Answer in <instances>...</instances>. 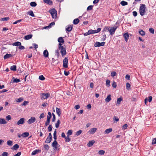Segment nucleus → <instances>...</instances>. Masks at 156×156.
<instances>
[{
  "label": "nucleus",
  "instance_id": "obj_6",
  "mask_svg": "<svg viewBox=\"0 0 156 156\" xmlns=\"http://www.w3.org/2000/svg\"><path fill=\"white\" fill-rule=\"evenodd\" d=\"M105 42H103L101 43H100L99 42H96L94 45L95 47H99L101 46H104L105 44Z\"/></svg>",
  "mask_w": 156,
  "mask_h": 156
},
{
  "label": "nucleus",
  "instance_id": "obj_35",
  "mask_svg": "<svg viewBox=\"0 0 156 156\" xmlns=\"http://www.w3.org/2000/svg\"><path fill=\"white\" fill-rule=\"evenodd\" d=\"M109 28H110V27L105 26L103 29V31H109Z\"/></svg>",
  "mask_w": 156,
  "mask_h": 156
},
{
  "label": "nucleus",
  "instance_id": "obj_22",
  "mask_svg": "<svg viewBox=\"0 0 156 156\" xmlns=\"http://www.w3.org/2000/svg\"><path fill=\"white\" fill-rule=\"evenodd\" d=\"M7 122L4 119L0 118V124H6Z\"/></svg>",
  "mask_w": 156,
  "mask_h": 156
},
{
  "label": "nucleus",
  "instance_id": "obj_43",
  "mask_svg": "<svg viewBox=\"0 0 156 156\" xmlns=\"http://www.w3.org/2000/svg\"><path fill=\"white\" fill-rule=\"evenodd\" d=\"M7 144L9 146H12V142L11 140H9L7 142Z\"/></svg>",
  "mask_w": 156,
  "mask_h": 156
},
{
  "label": "nucleus",
  "instance_id": "obj_30",
  "mask_svg": "<svg viewBox=\"0 0 156 156\" xmlns=\"http://www.w3.org/2000/svg\"><path fill=\"white\" fill-rule=\"evenodd\" d=\"M51 140L52 138H49V137H47L45 141V142L46 143H49L51 142Z\"/></svg>",
  "mask_w": 156,
  "mask_h": 156
},
{
  "label": "nucleus",
  "instance_id": "obj_62",
  "mask_svg": "<svg viewBox=\"0 0 156 156\" xmlns=\"http://www.w3.org/2000/svg\"><path fill=\"white\" fill-rule=\"evenodd\" d=\"M113 120H115L116 122H118L119 120V119L116 116H115L113 117Z\"/></svg>",
  "mask_w": 156,
  "mask_h": 156
},
{
  "label": "nucleus",
  "instance_id": "obj_25",
  "mask_svg": "<svg viewBox=\"0 0 156 156\" xmlns=\"http://www.w3.org/2000/svg\"><path fill=\"white\" fill-rule=\"evenodd\" d=\"M41 150H36L33 151L32 153L31 154L32 155H34L37 154L39 151H41Z\"/></svg>",
  "mask_w": 156,
  "mask_h": 156
},
{
  "label": "nucleus",
  "instance_id": "obj_64",
  "mask_svg": "<svg viewBox=\"0 0 156 156\" xmlns=\"http://www.w3.org/2000/svg\"><path fill=\"white\" fill-rule=\"evenodd\" d=\"M152 144H156V137L154 139L152 140Z\"/></svg>",
  "mask_w": 156,
  "mask_h": 156
},
{
  "label": "nucleus",
  "instance_id": "obj_31",
  "mask_svg": "<svg viewBox=\"0 0 156 156\" xmlns=\"http://www.w3.org/2000/svg\"><path fill=\"white\" fill-rule=\"evenodd\" d=\"M11 70L16 71V65H13L10 67Z\"/></svg>",
  "mask_w": 156,
  "mask_h": 156
},
{
  "label": "nucleus",
  "instance_id": "obj_45",
  "mask_svg": "<svg viewBox=\"0 0 156 156\" xmlns=\"http://www.w3.org/2000/svg\"><path fill=\"white\" fill-rule=\"evenodd\" d=\"M23 98H18L16 100V102H20L23 100Z\"/></svg>",
  "mask_w": 156,
  "mask_h": 156
},
{
  "label": "nucleus",
  "instance_id": "obj_58",
  "mask_svg": "<svg viewBox=\"0 0 156 156\" xmlns=\"http://www.w3.org/2000/svg\"><path fill=\"white\" fill-rule=\"evenodd\" d=\"M117 86L116 83L115 81H113L112 84V87L114 88H116Z\"/></svg>",
  "mask_w": 156,
  "mask_h": 156
},
{
  "label": "nucleus",
  "instance_id": "obj_46",
  "mask_svg": "<svg viewBox=\"0 0 156 156\" xmlns=\"http://www.w3.org/2000/svg\"><path fill=\"white\" fill-rule=\"evenodd\" d=\"M39 79L41 80H44L45 79V78L43 75H41L39 76Z\"/></svg>",
  "mask_w": 156,
  "mask_h": 156
},
{
  "label": "nucleus",
  "instance_id": "obj_42",
  "mask_svg": "<svg viewBox=\"0 0 156 156\" xmlns=\"http://www.w3.org/2000/svg\"><path fill=\"white\" fill-rule=\"evenodd\" d=\"M60 121L59 120H58L57 122L55 124V127L56 128H58L59 126V124L60 123Z\"/></svg>",
  "mask_w": 156,
  "mask_h": 156
},
{
  "label": "nucleus",
  "instance_id": "obj_51",
  "mask_svg": "<svg viewBox=\"0 0 156 156\" xmlns=\"http://www.w3.org/2000/svg\"><path fill=\"white\" fill-rule=\"evenodd\" d=\"M20 80L19 79L16 78L14 79L13 80V83H18L20 82Z\"/></svg>",
  "mask_w": 156,
  "mask_h": 156
},
{
  "label": "nucleus",
  "instance_id": "obj_61",
  "mask_svg": "<svg viewBox=\"0 0 156 156\" xmlns=\"http://www.w3.org/2000/svg\"><path fill=\"white\" fill-rule=\"evenodd\" d=\"M55 52L56 55H57V56L58 57L59 55L58 50V49L56 50L55 51Z\"/></svg>",
  "mask_w": 156,
  "mask_h": 156
},
{
  "label": "nucleus",
  "instance_id": "obj_8",
  "mask_svg": "<svg viewBox=\"0 0 156 156\" xmlns=\"http://www.w3.org/2000/svg\"><path fill=\"white\" fill-rule=\"evenodd\" d=\"M60 50H61L60 52L62 56L66 54V48L64 47L63 46H62V48Z\"/></svg>",
  "mask_w": 156,
  "mask_h": 156
},
{
  "label": "nucleus",
  "instance_id": "obj_27",
  "mask_svg": "<svg viewBox=\"0 0 156 156\" xmlns=\"http://www.w3.org/2000/svg\"><path fill=\"white\" fill-rule=\"evenodd\" d=\"M58 41L60 43H63L64 42V39L62 37H60L58 39Z\"/></svg>",
  "mask_w": 156,
  "mask_h": 156
},
{
  "label": "nucleus",
  "instance_id": "obj_57",
  "mask_svg": "<svg viewBox=\"0 0 156 156\" xmlns=\"http://www.w3.org/2000/svg\"><path fill=\"white\" fill-rule=\"evenodd\" d=\"M149 31L152 34H154V30L153 28H150Z\"/></svg>",
  "mask_w": 156,
  "mask_h": 156
},
{
  "label": "nucleus",
  "instance_id": "obj_1",
  "mask_svg": "<svg viewBox=\"0 0 156 156\" xmlns=\"http://www.w3.org/2000/svg\"><path fill=\"white\" fill-rule=\"evenodd\" d=\"M145 5L144 4H141V5L140 6L139 12L140 15L141 16H143L146 12L145 10Z\"/></svg>",
  "mask_w": 156,
  "mask_h": 156
},
{
  "label": "nucleus",
  "instance_id": "obj_54",
  "mask_svg": "<svg viewBox=\"0 0 156 156\" xmlns=\"http://www.w3.org/2000/svg\"><path fill=\"white\" fill-rule=\"evenodd\" d=\"M72 131L71 130H69L67 132V134L68 136H70L72 134Z\"/></svg>",
  "mask_w": 156,
  "mask_h": 156
},
{
  "label": "nucleus",
  "instance_id": "obj_5",
  "mask_svg": "<svg viewBox=\"0 0 156 156\" xmlns=\"http://www.w3.org/2000/svg\"><path fill=\"white\" fill-rule=\"evenodd\" d=\"M68 59L67 58L65 57L63 60V67L65 68L68 67Z\"/></svg>",
  "mask_w": 156,
  "mask_h": 156
},
{
  "label": "nucleus",
  "instance_id": "obj_28",
  "mask_svg": "<svg viewBox=\"0 0 156 156\" xmlns=\"http://www.w3.org/2000/svg\"><path fill=\"white\" fill-rule=\"evenodd\" d=\"M79 21H80V20H79V19L78 18H76V19H75L73 20V23L74 24L76 25V24H78V23L79 22Z\"/></svg>",
  "mask_w": 156,
  "mask_h": 156
},
{
  "label": "nucleus",
  "instance_id": "obj_33",
  "mask_svg": "<svg viewBox=\"0 0 156 156\" xmlns=\"http://www.w3.org/2000/svg\"><path fill=\"white\" fill-rule=\"evenodd\" d=\"M27 14H29L32 17H35V15L34 14L33 12L32 11L30 10L27 12Z\"/></svg>",
  "mask_w": 156,
  "mask_h": 156
},
{
  "label": "nucleus",
  "instance_id": "obj_40",
  "mask_svg": "<svg viewBox=\"0 0 156 156\" xmlns=\"http://www.w3.org/2000/svg\"><path fill=\"white\" fill-rule=\"evenodd\" d=\"M30 5L32 7H35L36 6L37 4V3L35 2H31L30 3Z\"/></svg>",
  "mask_w": 156,
  "mask_h": 156
},
{
  "label": "nucleus",
  "instance_id": "obj_50",
  "mask_svg": "<svg viewBox=\"0 0 156 156\" xmlns=\"http://www.w3.org/2000/svg\"><path fill=\"white\" fill-rule=\"evenodd\" d=\"M52 126L51 125H49L48 128V131L49 132L51 131L52 130Z\"/></svg>",
  "mask_w": 156,
  "mask_h": 156
},
{
  "label": "nucleus",
  "instance_id": "obj_16",
  "mask_svg": "<svg viewBox=\"0 0 156 156\" xmlns=\"http://www.w3.org/2000/svg\"><path fill=\"white\" fill-rule=\"evenodd\" d=\"M123 37H124L125 41L126 42L127 41L129 37V35L128 33H125L123 34Z\"/></svg>",
  "mask_w": 156,
  "mask_h": 156
},
{
  "label": "nucleus",
  "instance_id": "obj_2",
  "mask_svg": "<svg viewBox=\"0 0 156 156\" xmlns=\"http://www.w3.org/2000/svg\"><path fill=\"white\" fill-rule=\"evenodd\" d=\"M49 12L51 13L53 18H56L57 12L55 9H51L49 11Z\"/></svg>",
  "mask_w": 156,
  "mask_h": 156
},
{
  "label": "nucleus",
  "instance_id": "obj_56",
  "mask_svg": "<svg viewBox=\"0 0 156 156\" xmlns=\"http://www.w3.org/2000/svg\"><path fill=\"white\" fill-rule=\"evenodd\" d=\"M6 119L8 121H9L11 119V117L10 115H8L6 117Z\"/></svg>",
  "mask_w": 156,
  "mask_h": 156
},
{
  "label": "nucleus",
  "instance_id": "obj_13",
  "mask_svg": "<svg viewBox=\"0 0 156 156\" xmlns=\"http://www.w3.org/2000/svg\"><path fill=\"white\" fill-rule=\"evenodd\" d=\"M111 95H108L107 97L105 99V101L106 103H108L111 100Z\"/></svg>",
  "mask_w": 156,
  "mask_h": 156
},
{
  "label": "nucleus",
  "instance_id": "obj_23",
  "mask_svg": "<svg viewBox=\"0 0 156 156\" xmlns=\"http://www.w3.org/2000/svg\"><path fill=\"white\" fill-rule=\"evenodd\" d=\"M19 147V145L17 144H16L12 147L11 149L16 150Z\"/></svg>",
  "mask_w": 156,
  "mask_h": 156
},
{
  "label": "nucleus",
  "instance_id": "obj_4",
  "mask_svg": "<svg viewBox=\"0 0 156 156\" xmlns=\"http://www.w3.org/2000/svg\"><path fill=\"white\" fill-rule=\"evenodd\" d=\"M50 95L49 93H42L41 94V99H45L48 98Z\"/></svg>",
  "mask_w": 156,
  "mask_h": 156
},
{
  "label": "nucleus",
  "instance_id": "obj_3",
  "mask_svg": "<svg viewBox=\"0 0 156 156\" xmlns=\"http://www.w3.org/2000/svg\"><path fill=\"white\" fill-rule=\"evenodd\" d=\"M117 28V27L116 26H114L113 27H110L109 32L111 35H112L114 34V33Z\"/></svg>",
  "mask_w": 156,
  "mask_h": 156
},
{
  "label": "nucleus",
  "instance_id": "obj_55",
  "mask_svg": "<svg viewBox=\"0 0 156 156\" xmlns=\"http://www.w3.org/2000/svg\"><path fill=\"white\" fill-rule=\"evenodd\" d=\"M44 148L46 150H48L49 149V147L47 144H45L44 146Z\"/></svg>",
  "mask_w": 156,
  "mask_h": 156
},
{
  "label": "nucleus",
  "instance_id": "obj_34",
  "mask_svg": "<svg viewBox=\"0 0 156 156\" xmlns=\"http://www.w3.org/2000/svg\"><path fill=\"white\" fill-rule=\"evenodd\" d=\"M140 34L142 36H144L145 34V33L144 31H143L142 30H141L139 31V32Z\"/></svg>",
  "mask_w": 156,
  "mask_h": 156
},
{
  "label": "nucleus",
  "instance_id": "obj_29",
  "mask_svg": "<svg viewBox=\"0 0 156 156\" xmlns=\"http://www.w3.org/2000/svg\"><path fill=\"white\" fill-rule=\"evenodd\" d=\"M123 100V99L121 97L118 98L117 99V104H119L121 103V102Z\"/></svg>",
  "mask_w": 156,
  "mask_h": 156
},
{
  "label": "nucleus",
  "instance_id": "obj_49",
  "mask_svg": "<svg viewBox=\"0 0 156 156\" xmlns=\"http://www.w3.org/2000/svg\"><path fill=\"white\" fill-rule=\"evenodd\" d=\"M128 125L126 124H125L122 127V129H126L127 127H128Z\"/></svg>",
  "mask_w": 156,
  "mask_h": 156
},
{
  "label": "nucleus",
  "instance_id": "obj_37",
  "mask_svg": "<svg viewBox=\"0 0 156 156\" xmlns=\"http://www.w3.org/2000/svg\"><path fill=\"white\" fill-rule=\"evenodd\" d=\"M120 4L122 6H125L128 5V3L124 1H121L120 2Z\"/></svg>",
  "mask_w": 156,
  "mask_h": 156
},
{
  "label": "nucleus",
  "instance_id": "obj_48",
  "mask_svg": "<svg viewBox=\"0 0 156 156\" xmlns=\"http://www.w3.org/2000/svg\"><path fill=\"white\" fill-rule=\"evenodd\" d=\"M65 141L66 142H69L70 140V139L68 136H67V137H66L65 138Z\"/></svg>",
  "mask_w": 156,
  "mask_h": 156
},
{
  "label": "nucleus",
  "instance_id": "obj_41",
  "mask_svg": "<svg viewBox=\"0 0 156 156\" xmlns=\"http://www.w3.org/2000/svg\"><path fill=\"white\" fill-rule=\"evenodd\" d=\"M98 153L100 155H103L105 153V151L103 150H101L99 151Z\"/></svg>",
  "mask_w": 156,
  "mask_h": 156
},
{
  "label": "nucleus",
  "instance_id": "obj_53",
  "mask_svg": "<svg viewBox=\"0 0 156 156\" xmlns=\"http://www.w3.org/2000/svg\"><path fill=\"white\" fill-rule=\"evenodd\" d=\"M93 5H90L88 7L87 9V10H91L93 9Z\"/></svg>",
  "mask_w": 156,
  "mask_h": 156
},
{
  "label": "nucleus",
  "instance_id": "obj_32",
  "mask_svg": "<svg viewBox=\"0 0 156 156\" xmlns=\"http://www.w3.org/2000/svg\"><path fill=\"white\" fill-rule=\"evenodd\" d=\"M29 135L28 132H25L23 133L22 134V136L24 137H26L29 136Z\"/></svg>",
  "mask_w": 156,
  "mask_h": 156
},
{
  "label": "nucleus",
  "instance_id": "obj_26",
  "mask_svg": "<svg viewBox=\"0 0 156 156\" xmlns=\"http://www.w3.org/2000/svg\"><path fill=\"white\" fill-rule=\"evenodd\" d=\"M21 44V43L20 42L17 41L15 42L12 44V45L15 46H20V45Z\"/></svg>",
  "mask_w": 156,
  "mask_h": 156
},
{
  "label": "nucleus",
  "instance_id": "obj_36",
  "mask_svg": "<svg viewBox=\"0 0 156 156\" xmlns=\"http://www.w3.org/2000/svg\"><path fill=\"white\" fill-rule=\"evenodd\" d=\"M82 131L81 130H79L77 131L76 133V134L75 135V136H78L80 135L82 133Z\"/></svg>",
  "mask_w": 156,
  "mask_h": 156
},
{
  "label": "nucleus",
  "instance_id": "obj_9",
  "mask_svg": "<svg viewBox=\"0 0 156 156\" xmlns=\"http://www.w3.org/2000/svg\"><path fill=\"white\" fill-rule=\"evenodd\" d=\"M36 119L34 117H31L30 119H29L27 121V123L29 124H31L34 122Z\"/></svg>",
  "mask_w": 156,
  "mask_h": 156
},
{
  "label": "nucleus",
  "instance_id": "obj_11",
  "mask_svg": "<svg viewBox=\"0 0 156 156\" xmlns=\"http://www.w3.org/2000/svg\"><path fill=\"white\" fill-rule=\"evenodd\" d=\"M58 145V143L57 141L56 140H54L51 146L52 147H55L56 150H57V146Z\"/></svg>",
  "mask_w": 156,
  "mask_h": 156
},
{
  "label": "nucleus",
  "instance_id": "obj_21",
  "mask_svg": "<svg viewBox=\"0 0 156 156\" xmlns=\"http://www.w3.org/2000/svg\"><path fill=\"white\" fill-rule=\"evenodd\" d=\"M56 112L57 113L58 116L60 117L61 114V109L58 108H56Z\"/></svg>",
  "mask_w": 156,
  "mask_h": 156
},
{
  "label": "nucleus",
  "instance_id": "obj_38",
  "mask_svg": "<svg viewBox=\"0 0 156 156\" xmlns=\"http://www.w3.org/2000/svg\"><path fill=\"white\" fill-rule=\"evenodd\" d=\"M110 81L109 80H107L106 81V86L108 87L110 86Z\"/></svg>",
  "mask_w": 156,
  "mask_h": 156
},
{
  "label": "nucleus",
  "instance_id": "obj_19",
  "mask_svg": "<svg viewBox=\"0 0 156 156\" xmlns=\"http://www.w3.org/2000/svg\"><path fill=\"white\" fill-rule=\"evenodd\" d=\"M95 143V141L94 140L90 141L87 144V146L89 147H90L92 146Z\"/></svg>",
  "mask_w": 156,
  "mask_h": 156
},
{
  "label": "nucleus",
  "instance_id": "obj_20",
  "mask_svg": "<svg viewBox=\"0 0 156 156\" xmlns=\"http://www.w3.org/2000/svg\"><path fill=\"white\" fill-rule=\"evenodd\" d=\"M32 36H33V35L32 34H29V35H27L26 36H25L24 37V39L25 40H28L31 39L32 38Z\"/></svg>",
  "mask_w": 156,
  "mask_h": 156
},
{
  "label": "nucleus",
  "instance_id": "obj_60",
  "mask_svg": "<svg viewBox=\"0 0 156 156\" xmlns=\"http://www.w3.org/2000/svg\"><path fill=\"white\" fill-rule=\"evenodd\" d=\"M44 116L45 115L44 113H42L41 114L40 116H39V118H43L44 117Z\"/></svg>",
  "mask_w": 156,
  "mask_h": 156
},
{
  "label": "nucleus",
  "instance_id": "obj_59",
  "mask_svg": "<svg viewBox=\"0 0 156 156\" xmlns=\"http://www.w3.org/2000/svg\"><path fill=\"white\" fill-rule=\"evenodd\" d=\"M22 19H20L19 20H17L16 21L14 22L13 23V24H17L18 23L22 21Z\"/></svg>",
  "mask_w": 156,
  "mask_h": 156
},
{
  "label": "nucleus",
  "instance_id": "obj_63",
  "mask_svg": "<svg viewBox=\"0 0 156 156\" xmlns=\"http://www.w3.org/2000/svg\"><path fill=\"white\" fill-rule=\"evenodd\" d=\"M2 156H7L8 155V153L7 152H4L2 154Z\"/></svg>",
  "mask_w": 156,
  "mask_h": 156
},
{
  "label": "nucleus",
  "instance_id": "obj_14",
  "mask_svg": "<svg viewBox=\"0 0 156 156\" xmlns=\"http://www.w3.org/2000/svg\"><path fill=\"white\" fill-rule=\"evenodd\" d=\"M43 54L44 57L45 58H47L48 57V52L47 50L44 51Z\"/></svg>",
  "mask_w": 156,
  "mask_h": 156
},
{
  "label": "nucleus",
  "instance_id": "obj_10",
  "mask_svg": "<svg viewBox=\"0 0 156 156\" xmlns=\"http://www.w3.org/2000/svg\"><path fill=\"white\" fill-rule=\"evenodd\" d=\"M97 129L95 128H91L88 131V133L90 134H93L96 132Z\"/></svg>",
  "mask_w": 156,
  "mask_h": 156
},
{
  "label": "nucleus",
  "instance_id": "obj_39",
  "mask_svg": "<svg viewBox=\"0 0 156 156\" xmlns=\"http://www.w3.org/2000/svg\"><path fill=\"white\" fill-rule=\"evenodd\" d=\"M101 30V28H98L96 30H93V34L98 33Z\"/></svg>",
  "mask_w": 156,
  "mask_h": 156
},
{
  "label": "nucleus",
  "instance_id": "obj_24",
  "mask_svg": "<svg viewBox=\"0 0 156 156\" xmlns=\"http://www.w3.org/2000/svg\"><path fill=\"white\" fill-rule=\"evenodd\" d=\"M112 128H109L108 129H107L105 130V133L108 134L109 133L112 132Z\"/></svg>",
  "mask_w": 156,
  "mask_h": 156
},
{
  "label": "nucleus",
  "instance_id": "obj_15",
  "mask_svg": "<svg viewBox=\"0 0 156 156\" xmlns=\"http://www.w3.org/2000/svg\"><path fill=\"white\" fill-rule=\"evenodd\" d=\"M51 118L50 117H47V120L45 122V126H47L48 125L50 121Z\"/></svg>",
  "mask_w": 156,
  "mask_h": 156
},
{
  "label": "nucleus",
  "instance_id": "obj_44",
  "mask_svg": "<svg viewBox=\"0 0 156 156\" xmlns=\"http://www.w3.org/2000/svg\"><path fill=\"white\" fill-rule=\"evenodd\" d=\"M9 19V17H5L2 18L1 19V20L3 21H7Z\"/></svg>",
  "mask_w": 156,
  "mask_h": 156
},
{
  "label": "nucleus",
  "instance_id": "obj_12",
  "mask_svg": "<svg viewBox=\"0 0 156 156\" xmlns=\"http://www.w3.org/2000/svg\"><path fill=\"white\" fill-rule=\"evenodd\" d=\"M43 2L49 5H52L53 4L52 1L50 0H44Z\"/></svg>",
  "mask_w": 156,
  "mask_h": 156
},
{
  "label": "nucleus",
  "instance_id": "obj_18",
  "mask_svg": "<svg viewBox=\"0 0 156 156\" xmlns=\"http://www.w3.org/2000/svg\"><path fill=\"white\" fill-rule=\"evenodd\" d=\"M12 56V54L7 53L4 56V58L5 59H6Z\"/></svg>",
  "mask_w": 156,
  "mask_h": 156
},
{
  "label": "nucleus",
  "instance_id": "obj_47",
  "mask_svg": "<svg viewBox=\"0 0 156 156\" xmlns=\"http://www.w3.org/2000/svg\"><path fill=\"white\" fill-rule=\"evenodd\" d=\"M116 74V73L115 71L112 72L111 73V75L112 77L115 76Z\"/></svg>",
  "mask_w": 156,
  "mask_h": 156
},
{
  "label": "nucleus",
  "instance_id": "obj_17",
  "mask_svg": "<svg viewBox=\"0 0 156 156\" xmlns=\"http://www.w3.org/2000/svg\"><path fill=\"white\" fill-rule=\"evenodd\" d=\"M73 26L72 25L68 26L66 28V30L68 32H70L72 30Z\"/></svg>",
  "mask_w": 156,
  "mask_h": 156
},
{
  "label": "nucleus",
  "instance_id": "obj_7",
  "mask_svg": "<svg viewBox=\"0 0 156 156\" xmlns=\"http://www.w3.org/2000/svg\"><path fill=\"white\" fill-rule=\"evenodd\" d=\"M25 120V119L24 118H21L17 122V124L18 125L23 124Z\"/></svg>",
  "mask_w": 156,
  "mask_h": 156
},
{
  "label": "nucleus",
  "instance_id": "obj_52",
  "mask_svg": "<svg viewBox=\"0 0 156 156\" xmlns=\"http://www.w3.org/2000/svg\"><path fill=\"white\" fill-rule=\"evenodd\" d=\"M130 87V85L129 83H126V88L127 90H129Z\"/></svg>",
  "mask_w": 156,
  "mask_h": 156
}]
</instances>
